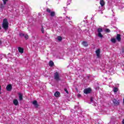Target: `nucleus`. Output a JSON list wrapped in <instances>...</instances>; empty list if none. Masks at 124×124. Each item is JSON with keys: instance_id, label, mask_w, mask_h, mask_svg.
<instances>
[{"instance_id": "1", "label": "nucleus", "mask_w": 124, "mask_h": 124, "mask_svg": "<svg viewBox=\"0 0 124 124\" xmlns=\"http://www.w3.org/2000/svg\"><path fill=\"white\" fill-rule=\"evenodd\" d=\"M9 23H8V20H7V19L4 18L3 20V22L2 24V27L4 30H5L6 31L7 30H8V28H9Z\"/></svg>"}, {"instance_id": "2", "label": "nucleus", "mask_w": 124, "mask_h": 124, "mask_svg": "<svg viewBox=\"0 0 124 124\" xmlns=\"http://www.w3.org/2000/svg\"><path fill=\"white\" fill-rule=\"evenodd\" d=\"M54 78L56 81H62V79L60 77V73L59 72H56L54 73Z\"/></svg>"}, {"instance_id": "3", "label": "nucleus", "mask_w": 124, "mask_h": 124, "mask_svg": "<svg viewBox=\"0 0 124 124\" xmlns=\"http://www.w3.org/2000/svg\"><path fill=\"white\" fill-rule=\"evenodd\" d=\"M103 31V30L101 28H98L97 32H98V36L100 37V38H103V35L101 34V32Z\"/></svg>"}, {"instance_id": "4", "label": "nucleus", "mask_w": 124, "mask_h": 124, "mask_svg": "<svg viewBox=\"0 0 124 124\" xmlns=\"http://www.w3.org/2000/svg\"><path fill=\"white\" fill-rule=\"evenodd\" d=\"M83 93L85 94H89V93H92V89L91 88H85L83 91Z\"/></svg>"}, {"instance_id": "5", "label": "nucleus", "mask_w": 124, "mask_h": 124, "mask_svg": "<svg viewBox=\"0 0 124 124\" xmlns=\"http://www.w3.org/2000/svg\"><path fill=\"white\" fill-rule=\"evenodd\" d=\"M112 102L114 106H119L120 105V100H117V99H114L112 100Z\"/></svg>"}, {"instance_id": "6", "label": "nucleus", "mask_w": 124, "mask_h": 124, "mask_svg": "<svg viewBox=\"0 0 124 124\" xmlns=\"http://www.w3.org/2000/svg\"><path fill=\"white\" fill-rule=\"evenodd\" d=\"M46 12L50 13L51 17H54L56 15V13H55V12H51V9L49 8L46 9Z\"/></svg>"}, {"instance_id": "7", "label": "nucleus", "mask_w": 124, "mask_h": 124, "mask_svg": "<svg viewBox=\"0 0 124 124\" xmlns=\"http://www.w3.org/2000/svg\"><path fill=\"white\" fill-rule=\"evenodd\" d=\"M6 90L8 92H10L12 90V85L9 84L6 86Z\"/></svg>"}, {"instance_id": "8", "label": "nucleus", "mask_w": 124, "mask_h": 124, "mask_svg": "<svg viewBox=\"0 0 124 124\" xmlns=\"http://www.w3.org/2000/svg\"><path fill=\"white\" fill-rule=\"evenodd\" d=\"M33 105H34L35 108H38V103H37V101L34 100L32 102Z\"/></svg>"}, {"instance_id": "9", "label": "nucleus", "mask_w": 124, "mask_h": 124, "mask_svg": "<svg viewBox=\"0 0 124 124\" xmlns=\"http://www.w3.org/2000/svg\"><path fill=\"white\" fill-rule=\"evenodd\" d=\"M116 39L119 42H120V41L122 40V38L121 37V34H117Z\"/></svg>"}, {"instance_id": "10", "label": "nucleus", "mask_w": 124, "mask_h": 124, "mask_svg": "<svg viewBox=\"0 0 124 124\" xmlns=\"http://www.w3.org/2000/svg\"><path fill=\"white\" fill-rule=\"evenodd\" d=\"M95 52H96L97 58H99V56H100V49H97Z\"/></svg>"}, {"instance_id": "11", "label": "nucleus", "mask_w": 124, "mask_h": 124, "mask_svg": "<svg viewBox=\"0 0 124 124\" xmlns=\"http://www.w3.org/2000/svg\"><path fill=\"white\" fill-rule=\"evenodd\" d=\"M18 52L21 53V54H23L24 53V48L23 47H18Z\"/></svg>"}, {"instance_id": "12", "label": "nucleus", "mask_w": 124, "mask_h": 124, "mask_svg": "<svg viewBox=\"0 0 124 124\" xmlns=\"http://www.w3.org/2000/svg\"><path fill=\"white\" fill-rule=\"evenodd\" d=\"M82 44L84 47H88V46H89V44H88V42L86 41H83L82 43Z\"/></svg>"}, {"instance_id": "13", "label": "nucleus", "mask_w": 124, "mask_h": 124, "mask_svg": "<svg viewBox=\"0 0 124 124\" xmlns=\"http://www.w3.org/2000/svg\"><path fill=\"white\" fill-rule=\"evenodd\" d=\"M13 103L14 105H15L16 106H17V105H18V104L19 103V102L18 101V100H17L16 99H15L13 100Z\"/></svg>"}, {"instance_id": "14", "label": "nucleus", "mask_w": 124, "mask_h": 124, "mask_svg": "<svg viewBox=\"0 0 124 124\" xmlns=\"http://www.w3.org/2000/svg\"><path fill=\"white\" fill-rule=\"evenodd\" d=\"M100 4L102 7L104 6V5H105V2H104V0H100Z\"/></svg>"}, {"instance_id": "15", "label": "nucleus", "mask_w": 124, "mask_h": 124, "mask_svg": "<svg viewBox=\"0 0 124 124\" xmlns=\"http://www.w3.org/2000/svg\"><path fill=\"white\" fill-rule=\"evenodd\" d=\"M60 94H61V93H60V92H59V91H57L56 92H55L54 93V96L56 97H59V96H60Z\"/></svg>"}, {"instance_id": "16", "label": "nucleus", "mask_w": 124, "mask_h": 124, "mask_svg": "<svg viewBox=\"0 0 124 124\" xmlns=\"http://www.w3.org/2000/svg\"><path fill=\"white\" fill-rule=\"evenodd\" d=\"M18 96H19V100L22 101L23 99V94L21 93H18Z\"/></svg>"}, {"instance_id": "17", "label": "nucleus", "mask_w": 124, "mask_h": 124, "mask_svg": "<svg viewBox=\"0 0 124 124\" xmlns=\"http://www.w3.org/2000/svg\"><path fill=\"white\" fill-rule=\"evenodd\" d=\"M49 66H54V62H53V61H50L49 62Z\"/></svg>"}, {"instance_id": "18", "label": "nucleus", "mask_w": 124, "mask_h": 124, "mask_svg": "<svg viewBox=\"0 0 124 124\" xmlns=\"http://www.w3.org/2000/svg\"><path fill=\"white\" fill-rule=\"evenodd\" d=\"M57 39L59 41H62V36H58L57 37Z\"/></svg>"}, {"instance_id": "19", "label": "nucleus", "mask_w": 124, "mask_h": 124, "mask_svg": "<svg viewBox=\"0 0 124 124\" xmlns=\"http://www.w3.org/2000/svg\"><path fill=\"white\" fill-rule=\"evenodd\" d=\"M118 91V87H114L113 89L114 93H117Z\"/></svg>"}, {"instance_id": "20", "label": "nucleus", "mask_w": 124, "mask_h": 124, "mask_svg": "<svg viewBox=\"0 0 124 124\" xmlns=\"http://www.w3.org/2000/svg\"><path fill=\"white\" fill-rule=\"evenodd\" d=\"M19 35L20 37H23L25 36V34H24L23 33H19Z\"/></svg>"}, {"instance_id": "21", "label": "nucleus", "mask_w": 124, "mask_h": 124, "mask_svg": "<svg viewBox=\"0 0 124 124\" xmlns=\"http://www.w3.org/2000/svg\"><path fill=\"white\" fill-rule=\"evenodd\" d=\"M111 41L112 42V43H116V39L112 38L111 39Z\"/></svg>"}, {"instance_id": "22", "label": "nucleus", "mask_w": 124, "mask_h": 124, "mask_svg": "<svg viewBox=\"0 0 124 124\" xmlns=\"http://www.w3.org/2000/svg\"><path fill=\"white\" fill-rule=\"evenodd\" d=\"M0 8L1 9H3V8H4V5H3V4H1L0 5Z\"/></svg>"}, {"instance_id": "23", "label": "nucleus", "mask_w": 124, "mask_h": 124, "mask_svg": "<svg viewBox=\"0 0 124 124\" xmlns=\"http://www.w3.org/2000/svg\"><path fill=\"white\" fill-rule=\"evenodd\" d=\"M24 38L25 39H29V35L28 34L24 35Z\"/></svg>"}, {"instance_id": "24", "label": "nucleus", "mask_w": 124, "mask_h": 124, "mask_svg": "<svg viewBox=\"0 0 124 124\" xmlns=\"http://www.w3.org/2000/svg\"><path fill=\"white\" fill-rule=\"evenodd\" d=\"M3 2V4L5 5V4H6V2L8 1V0H2Z\"/></svg>"}, {"instance_id": "25", "label": "nucleus", "mask_w": 124, "mask_h": 124, "mask_svg": "<svg viewBox=\"0 0 124 124\" xmlns=\"http://www.w3.org/2000/svg\"><path fill=\"white\" fill-rule=\"evenodd\" d=\"M41 31L42 33H44V28H43V26H42Z\"/></svg>"}, {"instance_id": "26", "label": "nucleus", "mask_w": 124, "mask_h": 124, "mask_svg": "<svg viewBox=\"0 0 124 124\" xmlns=\"http://www.w3.org/2000/svg\"><path fill=\"white\" fill-rule=\"evenodd\" d=\"M64 92H65L66 93H67V94L69 93L68 91H67V89L64 88Z\"/></svg>"}, {"instance_id": "27", "label": "nucleus", "mask_w": 124, "mask_h": 124, "mask_svg": "<svg viewBox=\"0 0 124 124\" xmlns=\"http://www.w3.org/2000/svg\"><path fill=\"white\" fill-rule=\"evenodd\" d=\"M106 32H110V30L109 29H106L105 30Z\"/></svg>"}, {"instance_id": "28", "label": "nucleus", "mask_w": 124, "mask_h": 124, "mask_svg": "<svg viewBox=\"0 0 124 124\" xmlns=\"http://www.w3.org/2000/svg\"><path fill=\"white\" fill-rule=\"evenodd\" d=\"M90 101L91 102H93V97H91V98H90Z\"/></svg>"}, {"instance_id": "29", "label": "nucleus", "mask_w": 124, "mask_h": 124, "mask_svg": "<svg viewBox=\"0 0 124 124\" xmlns=\"http://www.w3.org/2000/svg\"><path fill=\"white\" fill-rule=\"evenodd\" d=\"M78 97H81V94H78Z\"/></svg>"}, {"instance_id": "30", "label": "nucleus", "mask_w": 124, "mask_h": 124, "mask_svg": "<svg viewBox=\"0 0 124 124\" xmlns=\"http://www.w3.org/2000/svg\"><path fill=\"white\" fill-rule=\"evenodd\" d=\"M66 18H67V19H68V20H70V17H68V16H66Z\"/></svg>"}, {"instance_id": "31", "label": "nucleus", "mask_w": 124, "mask_h": 124, "mask_svg": "<svg viewBox=\"0 0 124 124\" xmlns=\"http://www.w3.org/2000/svg\"><path fill=\"white\" fill-rule=\"evenodd\" d=\"M2 42H1V40H0V45H1V44H2Z\"/></svg>"}, {"instance_id": "32", "label": "nucleus", "mask_w": 124, "mask_h": 124, "mask_svg": "<svg viewBox=\"0 0 124 124\" xmlns=\"http://www.w3.org/2000/svg\"><path fill=\"white\" fill-rule=\"evenodd\" d=\"M122 124H124V119L122 121Z\"/></svg>"}, {"instance_id": "33", "label": "nucleus", "mask_w": 124, "mask_h": 124, "mask_svg": "<svg viewBox=\"0 0 124 124\" xmlns=\"http://www.w3.org/2000/svg\"><path fill=\"white\" fill-rule=\"evenodd\" d=\"M0 90H1V86L0 85Z\"/></svg>"}, {"instance_id": "34", "label": "nucleus", "mask_w": 124, "mask_h": 124, "mask_svg": "<svg viewBox=\"0 0 124 124\" xmlns=\"http://www.w3.org/2000/svg\"><path fill=\"white\" fill-rule=\"evenodd\" d=\"M0 30H1V27H0Z\"/></svg>"}]
</instances>
